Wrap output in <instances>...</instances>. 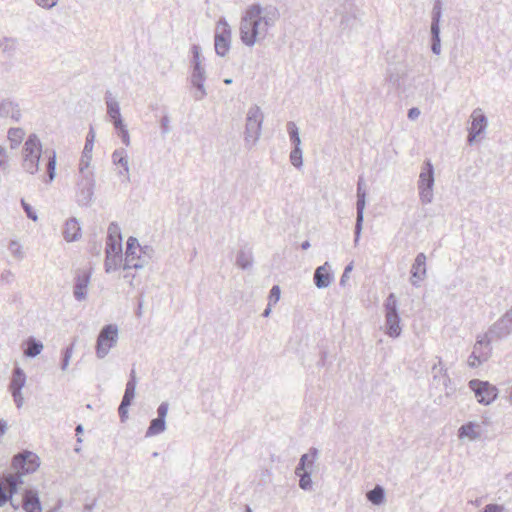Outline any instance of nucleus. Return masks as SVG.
<instances>
[{"label":"nucleus","mask_w":512,"mask_h":512,"mask_svg":"<svg viewBox=\"0 0 512 512\" xmlns=\"http://www.w3.org/2000/svg\"><path fill=\"white\" fill-rule=\"evenodd\" d=\"M147 264V261L141 257V255H137L136 250L129 252H125V259L123 264V269H140L143 268Z\"/></svg>","instance_id":"25"},{"label":"nucleus","mask_w":512,"mask_h":512,"mask_svg":"<svg viewBox=\"0 0 512 512\" xmlns=\"http://www.w3.org/2000/svg\"><path fill=\"white\" fill-rule=\"evenodd\" d=\"M105 101L107 106V114L111 120L121 117L119 103L112 97V93L109 90L105 93Z\"/></svg>","instance_id":"30"},{"label":"nucleus","mask_w":512,"mask_h":512,"mask_svg":"<svg viewBox=\"0 0 512 512\" xmlns=\"http://www.w3.org/2000/svg\"><path fill=\"white\" fill-rule=\"evenodd\" d=\"M26 383V375L20 367H15L13 370L12 379L10 382V391H21Z\"/></svg>","instance_id":"29"},{"label":"nucleus","mask_w":512,"mask_h":512,"mask_svg":"<svg viewBox=\"0 0 512 512\" xmlns=\"http://www.w3.org/2000/svg\"><path fill=\"white\" fill-rule=\"evenodd\" d=\"M113 125L117 131L121 130V128H126V125L123 123L122 117L115 118L111 120Z\"/></svg>","instance_id":"62"},{"label":"nucleus","mask_w":512,"mask_h":512,"mask_svg":"<svg viewBox=\"0 0 512 512\" xmlns=\"http://www.w3.org/2000/svg\"><path fill=\"white\" fill-rule=\"evenodd\" d=\"M0 117L11 118L15 122L21 119V110L19 104L11 99H3L0 102Z\"/></svg>","instance_id":"20"},{"label":"nucleus","mask_w":512,"mask_h":512,"mask_svg":"<svg viewBox=\"0 0 512 512\" xmlns=\"http://www.w3.org/2000/svg\"><path fill=\"white\" fill-rule=\"evenodd\" d=\"M136 385H137L136 372L134 369H132L130 372L129 380L126 383L124 394L134 398L135 392H136Z\"/></svg>","instance_id":"43"},{"label":"nucleus","mask_w":512,"mask_h":512,"mask_svg":"<svg viewBox=\"0 0 512 512\" xmlns=\"http://www.w3.org/2000/svg\"><path fill=\"white\" fill-rule=\"evenodd\" d=\"M431 30V50L435 55L441 53L440 28H430Z\"/></svg>","instance_id":"39"},{"label":"nucleus","mask_w":512,"mask_h":512,"mask_svg":"<svg viewBox=\"0 0 512 512\" xmlns=\"http://www.w3.org/2000/svg\"><path fill=\"white\" fill-rule=\"evenodd\" d=\"M472 122L469 128L468 142L472 143L487 127V118L480 108H476L471 114Z\"/></svg>","instance_id":"16"},{"label":"nucleus","mask_w":512,"mask_h":512,"mask_svg":"<svg viewBox=\"0 0 512 512\" xmlns=\"http://www.w3.org/2000/svg\"><path fill=\"white\" fill-rule=\"evenodd\" d=\"M42 156V143L36 134H30L22 149V168L29 174L39 171V163Z\"/></svg>","instance_id":"3"},{"label":"nucleus","mask_w":512,"mask_h":512,"mask_svg":"<svg viewBox=\"0 0 512 512\" xmlns=\"http://www.w3.org/2000/svg\"><path fill=\"white\" fill-rule=\"evenodd\" d=\"M95 141V131L92 126H90L89 132L86 136V142L84 145V149L82 151V156L79 163V170H89L90 161L92 158V151Z\"/></svg>","instance_id":"19"},{"label":"nucleus","mask_w":512,"mask_h":512,"mask_svg":"<svg viewBox=\"0 0 512 512\" xmlns=\"http://www.w3.org/2000/svg\"><path fill=\"white\" fill-rule=\"evenodd\" d=\"M312 470L313 469H304L302 471H298V469H295V475L299 477V487L304 491H309L312 489Z\"/></svg>","instance_id":"32"},{"label":"nucleus","mask_w":512,"mask_h":512,"mask_svg":"<svg viewBox=\"0 0 512 512\" xmlns=\"http://www.w3.org/2000/svg\"><path fill=\"white\" fill-rule=\"evenodd\" d=\"M139 247H140V245L138 243V240L135 237L128 238L126 251L132 252V251H135Z\"/></svg>","instance_id":"56"},{"label":"nucleus","mask_w":512,"mask_h":512,"mask_svg":"<svg viewBox=\"0 0 512 512\" xmlns=\"http://www.w3.org/2000/svg\"><path fill=\"white\" fill-rule=\"evenodd\" d=\"M280 17L279 10L273 5H250L240 20L239 34L241 42L252 47L266 38L268 31Z\"/></svg>","instance_id":"1"},{"label":"nucleus","mask_w":512,"mask_h":512,"mask_svg":"<svg viewBox=\"0 0 512 512\" xmlns=\"http://www.w3.org/2000/svg\"><path fill=\"white\" fill-rule=\"evenodd\" d=\"M318 454V449L311 447L308 453H305L300 457L299 463L295 469H298V471H302L304 469H313L314 462L318 458Z\"/></svg>","instance_id":"26"},{"label":"nucleus","mask_w":512,"mask_h":512,"mask_svg":"<svg viewBox=\"0 0 512 512\" xmlns=\"http://www.w3.org/2000/svg\"><path fill=\"white\" fill-rule=\"evenodd\" d=\"M479 425L475 422H468L464 425H462L459 429H458V437L460 439H463V438H468L469 440H477L480 438V432L476 430V428H478Z\"/></svg>","instance_id":"27"},{"label":"nucleus","mask_w":512,"mask_h":512,"mask_svg":"<svg viewBox=\"0 0 512 512\" xmlns=\"http://www.w3.org/2000/svg\"><path fill=\"white\" fill-rule=\"evenodd\" d=\"M11 394L13 396V399H14V402H15L17 408H21L23 405V402H24L21 391H18V392L11 391Z\"/></svg>","instance_id":"58"},{"label":"nucleus","mask_w":512,"mask_h":512,"mask_svg":"<svg viewBox=\"0 0 512 512\" xmlns=\"http://www.w3.org/2000/svg\"><path fill=\"white\" fill-rule=\"evenodd\" d=\"M133 399L134 398L124 394L120 405L129 407L132 404Z\"/></svg>","instance_id":"63"},{"label":"nucleus","mask_w":512,"mask_h":512,"mask_svg":"<svg viewBox=\"0 0 512 512\" xmlns=\"http://www.w3.org/2000/svg\"><path fill=\"white\" fill-rule=\"evenodd\" d=\"M45 155L47 156L48 160H47V164H46V169H47V175H48V180L47 182H52L56 176V152L54 150L48 152V151H45Z\"/></svg>","instance_id":"34"},{"label":"nucleus","mask_w":512,"mask_h":512,"mask_svg":"<svg viewBox=\"0 0 512 512\" xmlns=\"http://www.w3.org/2000/svg\"><path fill=\"white\" fill-rule=\"evenodd\" d=\"M329 268L328 262L316 268L313 280L318 289L327 288L331 284L333 275Z\"/></svg>","instance_id":"21"},{"label":"nucleus","mask_w":512,"mask_h":512,"mask_svg":"<svg viewBox=\"0 0 512 512\" xmlns=\"http://www.w3.org/2000/svg\"><path fill=\"white\" fill-rule=\"evenodd\" d=\"M252 254L248 251L241 250L236 257V265L242 269H248L252 266Z\"/></svg>","instance_id":"37"},{"label":"nucleus","mask_w":512,"mask_h":512,"mask_svg":"<svg viewBox=\"0 0 512 512\" xmlns=\"http://www.w3.org/2000/svg\"><path fill=\"white\" fill-rule=\"evenodd\" d=\"M106 257L104 262V268L106 273H111L117 270L122 261V253H115L105 251Z\"/></svg>","instance_id":"28"},{"label":"nucleus","mask_w":512,"mask_h":512,"mask_svg":"<svg viewBox=\"0 0 512 512\" xmlns=\"http://www.w3.org/2000/svg\"><path fill=\"white\" fill-rule=\"evenodd\" d=\"M40 466L39 457L30 451L18 453L12 459V468L16 474H4L0 478V507H3L8 501L17 509L18 505L13 503L12 496L17 492V488L23 483L22 476L34 473Z\"/></svg>","instance_id":"2"},{"label":"nucleus","mask_w":512,"mask_h":512,"mask_svg":"<svg viewBox=\"0 0 512 512\" xmlns=\"http://www.w3.org/2000/svg\"><path fill=\"white\" fill-rule=\"evenodd\" d=\"M366 498L374 505H381L385 501V489L380 485H376L366 493Z\"/></svg>","instance_id":"33"},{"label":"nucleus","mask_w":512,"mask_h":512,"mask_svg":"<svg viewBox=\"0 0 512 512\" xmlns=\"http://www.w3.org/2000/svg\"><path fill=\"white\" fill-rule=\"evenodd\" d=\"M8 250L16 259L22 260L24 258V252L22 250V246L17 240L10 241V243L8 245Z\"/></svg>","instance_id":"44"},{"label":"nucleus","mask_w":512,"mask_h":512,"mask_svg":"<svg viewBox=\"0 0 512 512\" xmlns=\"http://www.w3.org/2000/svg\"><path fill=\"white\" fill-rule=\"evenodd\" d=\"M43 350V344L34 337H29L24 348V355L30 358L38 356Z\"/></svg>","instance_id":"31"},{"label":"nucleus","mask_w":512,"mask_h":512,"mask_svg":"<svg viewBox=\"0 0 512 512\" xmlns=\"http://www.w3.org/2000/svg\"><path fill=\"white\" fill-rule=\"evenodd\" d=\"M191 51H192V66H200L202 65V61H201V54H200V51H201V48L199 45H196L194 44L191 48Z\"/></svg>","instance_id":"47"},{"label":"nucleus","mask_w":512,"mask_h":512,"mask_svg":"<svg viewBox=\"0 0 512 512\" xmlns=\"http://www.w3.org/2000/svg\"><path fill=\"white\" fill-rule=\"evenodd\" d=\"M442 16V5L439 0H436L432 9L431 28H440V19Z\"/></svg>","instance_id":"42"},{"label":"nucleus","mask_w":512,"mask_h":512,"mask_svg":"<svg viewBox=\"0 0 512 512\" xmlns=\"http://www.w3.org/2000/svg\"><path fill=\"white\" fill-rule=\"evenodd\" d=\"M485 360H486V358L483 359V361H485ZM481 363H482V360H481L480 356L477 355L476 352L474 351L469 356V359H468L469 366L476 367V366L480 365Z\"/></svg>","instance_id":"54"},{"label":"nucleus","mask_w":512,"mask_h":512,"mask_svg":"<svg viewBox=\"0 0 512 512\" xmlns=\"http://www.w3.org/2000/svg\"><path fill=\"white\" fill-rule=\"evenodd\" d=\"M426 277V255L424 253L417 254L411 267V284L415 287L419 286V282Z\"/></svg>","instance_id":"18"},{"label":"nucleus","mask_w":512,"mask_h":512,"mask_svg":"<svg viewBox=\"0 0 512 512\" xmlns=\"http://www.w3.org/2000/svg\"><path fill=\"white\" fill-rule=\"evenodd\" d=\"M366 190L364 188L363 177H359L357 183V201H356V222L354 228V245L357 246L361 237L364 221V210L366 206Z\"/></svg>","instance_id":"11"},{"label":"nucleus","mask_w":512,"mask_h":512,"mask_svg":"<svg viewBox=\"0 0 512 512\" xmlns=\"http://www.w3.org/2000/svg\"><path fill=\"white\" fill-rule=\"evenodd\" d=\"M384 309L386 327L385 332L389 337L397 338L400 336L402 328L400 326L401 319L398 313V301L394 293H390L387 296L384 302Z\"/></svg>","instance_id":"5"},{"label":"nucleus","mask_w":512,"mask_h":512,"mask_svg":"<svg viewBox=\"0 0 512 512\" xmlns=\"http://www.w3.org/2000/svg\"><path fill=\"white\" fill-rule=\"evenodd\" d=\"M118 413H119V417H120L121 422H125L126 419L128 418V407L127 406L119 405Z\"/></svg>","instance_id":"59"},{"label":"nucleus","mask_w":512,"mask_h":512,"mask_svg":"<svg viewBox=\"0 0 512 512\" xmlns=\"http://www.w3.org/2000/svg\"><path fill=\"white\" fill-rule=\"evenodd\" d=\"M287 132L289 134L290 142L293 147H301V138L299 129L293 121L287 123Z\"/></svg>","instance_id":"36"},{"label":"nucleus","mask_w":512,"mask_h":512,"mask_svg":"<svg viewBox=\"0 0 512 512\" xmlns=\"http://www.w3.org/2000/svg\"><path fill=\"white\" fill-rule=\"evenodd\" d=\"M14 274L10 270H4L0 275V282L3 285H10L14 281Z\"/></svg>","instance_id":"48"},{"label":"nucleus","mask_w":512,"mask_h":512,"mask_svg":"<svg viewBox=\"0 0 512 512\" xmlns=\"http://www.w3.org/2000/svg\"><path fill=\"white\" fill-rule=\"evenodd\" d=\"M469 388L475 393L478 402L482 405H489L496 400L498 389L488 381L472 379L468 383Z\"/></svg>","instance_id":"10"},{"label":"nucleus","mask_w":512,"mask_h":512,"mask_svg":"<svg viewBox=\"0 0 512 512\" xmlns=\"http://www.w3.org/2000/svg\"><path fill=\"white\" fill-rule=\"evenodd\" d=\"M73 353V345H70L65 348L63 351V357H62V363H61V369L65 371L69 365V361L71 359Z\"/></svg>","instance_id":"45"},{"label":"nucleus","mask_w":512,"mask_h":512,"mask_svg":"<svg viewBox=\"0 0 512 512\" xmlns=\"http://www.w3.org/2000/svg\"><path fill=\"white\" fill-rule=\"evenodd\" d=\"M169 410V403L164 401L157 408V417L150 421L149 427L145 432V437H153L163 433L166 430V417Z\"/></svg>","instance_id":"14"},{"label":"nucleus","mask_w":512,"mask_h":512,"mask_svg":"<svg viewBox=\"0 0 512 512\" xmlns=\"http://www.w3.org/2000/svg\"><path fill=\"white\" fill-rule=\"evenodd\" d=\"M504 507L499 504H488L481 512H503Z\"/></svg>","instance_id":"57"},{"label":"nucleus","mask_w":512,"mask_h":512,"mask_svg":"<svg viewBox=\"0 0 512 512\" xmlns=\"http://www.w3.org/2000/svg\"><path fill=\"white\" fill-rule=\"evenodd\" d=\"M206 80V71L203 65L192 66V73L190 81L192 86L196 89L193 97L196 101H200L206 97L207 92L204 86Z\"/></svg>","instance_id":"15"},{"label":"nucleus","mask_w":512,"mask_h":512,"mask_svg":"<svg viewBox=\"0 0 512 512\" xmlns=\"http://www.w3.org/2000/svg\"><path fill=\"white\" fill-rule=\"evenodd\" d=\"M63 236L68 242L76 241L81 236V228L78 220L75 217H72L66 221L63 230Z\"/></svg>","instance_id":"23"},{"label":"nucleus","mask_w":512,"mask_h":512,"mask_svg":"<svg viewBox=\"0 0 512 512\" xmlns=\"http://www.w3.org/2000/svg\"><path fill=\"white\" fill-rule=\"evenodd\" d=\"M23 509L26 512H42V506L37 491L26 490L23 499Z\"/></svg>","instance_id":"22"},{"label":"nucleus","mask_w":512,"mask_h":512,"mask_svg":"<svg viewBox=\"0 0 512 512\" xmlns=\"http://www.w3.org/2000/svg\"><path fill=\"white\" fill-rule=\"evenodd\" d=\"M264 114L258 105H252L246 116L245 141L254 145L261 135Z\"/></svg>","instance_id":"7"},{"label":"nucleus","mask_w":512,"mask_h":512,"mask_svg":"<svg viewBox=\"0 0 512 512\" xmlns=\"http://www.w3.org/2000/svg\"><path fill=\"white\" fill-rule=\"evenodd\" d=\"M502 318L512 326V308L508 310Z\"/></svg>","instance_id":"64"},{"label":"nucleus","mask_w":512,"mask_h":512,"mask_svg":"<svg viewBox=\"0 0 512 512\" xmlns=\"http://www.w3.org/2000/svg\"><path fill=\"white\" fill-rule=\"evenodd\" d=\"M232 30L227 20L221 17L215 27L214 48L220 57H225L231 48Z\"/></svg>","instance_id":"8"},{"label":"nucleus","mask_w":512,"mask_h":512,"mask_svg":"<svg viewBox=\"0 0 512 512\" xmlns=\"http://www.w3.org/2000/svg\"><path fill=\"white\" fill-rule=\"evenodd\" d=\"M118 341V327L115 324L105 325L99 332L96 341V356L103 359L107 356L110 349Z\"/></svg>","instance_id":"9"},{"label":"nucleus","mask_w":512,"mask_h":512,"mask_svg":"<svg viewBox=\"0 0 512 512\" xmlns=\"http://www.w3.org/2000/svg\"><path fill=\"white\" fill-rule=\"evenodd\" d=\"M289 158L291 164L295 168L300 169L303 165V152L301 147H293V149L290 152Z\"/></svg>","instance_id":"41"},{"label":"nucleus","mask_w":512,"mask_h":512,"mask_svg":"<svg viewBox=\"0 0 512 512\" xmlns=\"http://www.w3.org/2000/svg\"><path fill=\"white\" fill-rule=\"evenodd\" d=\"M17 40L10 37H4L0 40V49L3 53L13 54L16 51Z\"/></svg>","instance_id":"40"},{"label":"nucleus","mask_w":512,"mask_h":512,"mask_svg":"<svg viewBox=\"0 0 512 512\" xmlns=\"http://www.w3.org/2000/svg\"><path fill=\"white\" fill-rule=\"evenodd\" d=\"M434 167L430 160L422 165L418 180L419 198L422 204H429L433 201Z\"/></svg>","instance_id":"6"},{"label":"nucleus","mask_w":512,"mask_h":512,"mask_svg":"<svg viewBox=\"0 0 512 512\" xmlns=\"http://www.w3.org/2000/svg\"><path fill=\"white\" fill-rule=\"evenodd\" d=\"M352 270H353V262L349 263V264L345 267V269H344V271H343V274H342V276H341V278H340V285H341V286H344V285H345L346 280H347V279H348V277H349V273H350Z\"/></svg>","instance_id":"55"},{"label":"nucleus","mask_w":512,"mask_h":512,"mask_svg":"<svg viewBox=\"0 0 512 512\" xmlns=\"http://www.w3.org/2000/svg\"><path fill=\"white\" fill-rule=\"evenodd\" d=\"M35 3L44 9H51L57 5L58 0H34Z\"/></svg>","instance_id":"51"},{"label":"nucleus","mask_w":512,"mask_h":512,"mask_svg":"<svg viewBox=\"0 0 512 512\" xmlns=\"http://www.w3.org/2000/svg\"><path fill=\"white\" fill-rule=\"evenodd\" d=\"M25 132L22 128H10L8 130V139L12 149H16L23 140Z\"/></svg>","instance_id":"35"},{"label":"nucleus","mask_w":512,"mask_h":512,"mask_svg":"<svg viewBox=\"0 0 512 512\" xmlns=\"http://www.w3.org/2000/svg\"><path fill=\"white\" fill-rule=\"evenodd\" d=\"M21 206L29 219H31L32 221H37L38 216L36 212L33 210L31 205L28 204L24 199H21Z\"/></svg>","instance_id":"46"},{"label":"nucleus","mask_w":512,"mask_h":512,"mask_svg":"<svg viewBox=\"0 0 512 512\" xmlns=\"http://www.w3.org/2000/svg\"><path fill=\"white\" fill-rule=\"evenodd\" d=\"M105 251L122 253V234L116 222H111L108 226Z\"/></svg>","instance_id":"17"},{"label":"nucleus","mask_w":512,"mask_h":512,"mask_svg":"<svg viewBox=\"0 0 512 512\" xmlns=\"http://www.w3.org/2000/svg\"><path fill=\"white\" fill-rule=\"evenodd\" d=\"M117 134L118 136L121 138L122 140V143L125 145V146H129L130 145V135H129V131L126 128H121V130L117 131Z\"/></svg>","instance_id":"50"},{"label":"nucleus","mask_w":512,"mask_h":512,"mask_svg":"<svg viewBox=\"0 0 512 512\" xmlns=\"http://www.w3.org/2000/svg\"><path fill=\"white\" fill-rule=\"evenodd\" d=\"M8 154L6 148L0 146V167L3 170L8 168Z\"/></svg>","instance_id":"49"},{"label":"nucleus","mask_w":512,"mask_h":512,"mask_svg":"<svg viewBox=\"0 0 512 512\" xmlns=\"http://www.w3.org/2000/svg\"><path fill=\"white\" fill-rule=\"evenodd\" d=\"M91 269H77L73 279V296L78 302H83L88 296V287L91 281Z\"/></svg>","instance_id":"12"},{"label":"nucleus","mask_w":512,"mask_h":512,"mask_svg":"<svg viewBox=\"0 0 512 512\" xmlns=\"http://www.w3.org/2000/svg\"><path fill=\"white\" fill-rule=\"evenodd\" d=\"M439 368V374H434V379H441L444 386H447L450 382V377L447 373V369L444 367L441 358L438 359V363L432 367V371L435 372Z\"/></svg>","instance_id":"38"},{"label":"nucleus","mask_w":512,"mask_h":512,"mask_svg":"<svg viewBox=\"0 0 512 512\" xmlns=\"http://www.w3.org/2000/svg\"><path fill=\"white\" fill-rule=\"evenodd\" d=\"M139 251L141 252V257L144 258L147 262L149 261V259H151L152 257V254L154 252L153 248L151 246H144V247H139Z\"/></svg>","instance_id":"52"},{"label":"nucleus","mask_w":512,"mask_h":512,"mask_svg":"<svg viewBox=\"0 0 512 512\" xmlns=\"http://www.w3.org/2000/svg\"><path fill=\"white\" fill-rule=\"evenodd\" d=\"M95 177L91 170H79L76 182V202L81 207L91 205L94 196Z\"/></svg>","instance_id":"4"},{"label":"nucleus","mask_w":512,"mask_h":512,"mask_svg":"<svg viewBox=\"0 0 512 512\" xmlns=\"http://www.w3.org/2000/svg\"><path fill=\"white\" fill-rule=\"evenodd\" d=\"M112 162L115 165L119 164L123 167L124 172L120 171L119 174H121V175L124 174L125 180L127 182H129L130 181L129 160H128L127 151L123 148L116 149L112 154Z\"/></svg>","instance_id":"24"},{"label":"nucleus","mask_w":512,"mask_h":512,"mask_svg":"<svg viewBox=\"0 0 512 512\" xmlns=\"http://www.w3.org/2000/svg\"><path fill=\"white\" fill-rule=\"evenodd\" d=\"M161 129L163 134H167L169 132V117L163 116L161 119Z\"/></svg>","instance_id":"60"},{"label":"nucleus","mask_w":512,"mask_h":512,"mask_svg":"<svg viewBox=\"0 0 512 512\" xmlns=\"http://www.w3.org/2000/svg\"><path fill=\"white\" fill-rule=\"evenodd\" d=\"M419 115H420V110L417 107H413L408 110V118L410 120L417 119L419 117Z\"/></svg>","instance_id":"61"},{"label":"nucleus","mask_w":512,"mask_h":512,"mask_svg":"<svg viewBox=\"0 0 512 512\" xmlns=\"http://www.w3.org/2000/svg\"><path fill=\"white\" fill-rule=\"evenodd\" d=\"M279 298H280V288L278 285H274L271 288L270 294H269L270 302L276 303L279 301Z\"/></svg>","instance_id":"53"},{"label":"nucleus","mask_w":512,"mask_h":512,"mask_svg":"<svg viewBox=\"0 0 512 512\" xmlns=\"http://www.w3.org/2000/svg\"><path fill=\"white\" fill-rule=\"evenodd\" d=\"M512 332V326L506 322L502 317L496 321L488 330V332L481 338L478 339L474 350L478 349V346L489 345L493 339H501L507 337Z\"/></svg>","instance_id":"13"}]
</instances>
